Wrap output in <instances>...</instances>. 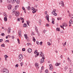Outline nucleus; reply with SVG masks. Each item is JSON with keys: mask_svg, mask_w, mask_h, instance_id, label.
<instances>
[{"mask_svg": "<svg viewBox=\"0 0 73 73\" xmlns=\"http://www.w3.org/2000/svg\"><path fill=\"white\" fill-rule=\"evenodd\" d=\"M23 58V55L22 54H20L19 56L18 60L19 61H21V60Z\"/></svg>", "mask_w": 73, "mask_h": 73, "instance_id": "obj_1", "label": "nucleus"}, {"mask_svg": "<svg viewBox=\"0 0 73 73\" xmlns=\"http://www.w3.org/2000/svg\"><path fill=\"white\" fill-rule=\"evenodd\" d=\"M31 10H33V13H36V11H37L38 10L36 9L34 7H32L31 8Z\"/></svg>", "mask_w": 73, "mask_h": 73, "instance_id": "obj_2", "label": "nucleus"}, {"mask_svg": "<svg viewBox=\"0 0 73 73\" xmlns=\"http://www.w3.org/2000/svg\"><path fill=\"white\" fill-rule=\"evenodd\" d=\"M2 72L3 73H9V71L6 68L4 69L3 70Z\"/></svg>", "mask_w": 73, "mask_h": 73, "instance_id": "obj_3", "label": "nucleus"}, {"mask_svg": "<svg viewBox=\"0 0 73 73\" xmlns=\"http://www.w3.org/2000/svg\"><path fill=\"white\" fill-rule=\"evenodd\" d=\"M56 10L54 9V11H53L52 12V15H53L55 16H56L57 15V14L56 13Z\"/></svg>", "mask_w": 73, "mask_h": 73, "instance_id": "obj_4", "label": "nucleus"}, {"mask_svg": "<svg viewBox=\"0 0 73 73\" xmlns=\"http://www.w3.org/2000/svg\"><path fill=\"white\" fill-rule=\"evenodd\" d=\"M50 66L49 69L50 70H53V66L52 64H50L49 65Z\"/></svg>", "mask_w": 73, "mask_h": 73, "instance_id": "obj_5", "label": "nucleus"}, {"mask_svg": "<svg viewBox=\"0 0 73 73\" xmlns=\"http://www.w3.org/2000/svg\"><path fill=\"white\" fill-rule=\"evenodd\" d=\"M20 20H21L22 21V23H24V19L23 18H21L18 19V20H17V21H20Z\"/></svg>", "mask_w": 73, "mask_h": 73, "instance_id": "obj_6", "label": "nucleus"}, {"mask_svg": "<svg viewBox=\"0 0 73 73\" xmlns=\"http://www.w3.org/2000/svg\"><path fill=\"white\" fill-rule=\"evenodd\" d=\"M19 36L20 38L22 37L21 36V30H19Z\"/></svg>", "mask_w": 73, "mask_h": 73, "instance_id": "obj_7", "label": "nucleus"}, {"mask_svg": "<svg viewBox=\"0 0 73 73\" xmlns=\"http://www.w3.org/2000/svg\"><path fill=\"white\" fill-rule=\"evenodd\" d=\"M59 5H61L62 7H64V2L62 1H61L60 3H59Z\"/></svg>", "mask_w": 73, "mask_h": 73, "instance_id": "obj_8", "label": "nucleus"}, {"mask_svg": "<svg viewBox=\"0 0 73 73\" xmlns=\"http://www.w3.org/2000/svg\"><path fill=\"white\" fill-rule=\"evenodd\" d=\"M35 66L36 67L37 69L38 70L39 69V66H38V64L37 63H35Z\"/></svg>", "mask_w": 73, "mask_h": 73, "instance_id": "obj_9", "label": "nucleus"}, {"mask_svg": "<svg viewBox=\"0 0 73 73\" xmlns=\"http://www.w3.org/2000/svg\"><path fill=\"white\" fill-rule=\"evenodd\" d=\"M7 8L9 10H11L12 8V5H9L7 6Z\"/></svg>", "mask_w": 73, "mask_h": 73, "instance_id": "obj_10", "label": "nucleus"}, {"mask_svg": "<svg viewBox=\"0 0 73 73\" xmlns=\"http://www.w3.org/2000/svg\"><path fill=\"white\" fill-rule=\"evenodd\" d=\"M19 15H20V13L18 11H17L15 12V15L16 16H19Z\"/></svg>", "mask_w": 73, "mask_h": 73, "instance_id": "obj_11", "label": "nucleus"}, {"mask_svg": "<svg viewBox=\"0 0 73 73\" xmlns=\"http://www.w3.org/2000/svg\"><path fill=\"white\" fill-rule=\"evenodd\" d=\"M45 17L46 19V20H47L48 21V22H49V15H46V17Z\"/></svg>", "mask_w": 73, "mask_h": 73, "instance_id": "obj_12", "label": "nucleus"}, {"mask_svg": "<svg viewBox=\"0 0 73 73\" xmlns=\"http://www.w3.org/2000/svg\"><path fill=\"white\" fill-rule=\"evenodd\" d=\"M68 60L70 63V65H72V60H71L69 58H68Z\"/></svg>", "mask_w": 73, "mask_h": 73, "instance_id": "obj_13", "label": "nucleus"}, {"mask_svg": "<svg viewBox=\"0 0 73 73\" xmlns=\"http://www.w3.org/2000/svg\"><path fill=\"white\" fill-rule=\"evenodd\" d=\"M62 26L63 27H67L68 26V25L66 23H63L62 24Z\"/></svg>", "mask_w": 73, "mask_h": 73, "instance_id": "obj_14", "label": "nucleus"}, {"mask_svg": "<svg viewBox=\"0 0 73 73\" xmlns=\"http://www.w3.org/2000/svg\"><path fill=\"white\" fill-rule=\"evenodd\" d=\"M60 64H61L60 63H56L55 64V66H59L60 65Z\"/></svg>", "mask_w": 73, "mask_h": 73, "instance_id": "obj_15", "label": "nucleus"}, {"mask_svg": "<svg viewBox=\"0 0 73 73\" xmlns=\"http://www.w3.org/2000/svg\"><path fill=\"white\" fill-rule=\"evenodd\" d=\"M25 37V38L26 39V40H28L29 39V38L28 37V36H27V35L26 34H25L24 35Z\"/></svg>", "mask_w": 73, "mask_h": 73, "instance_id": "obj_16", "label": "nucleus"}, {"mask_svg": "<svg viewBox=\"0 0 73 73\" xmlns=\"http://www.w3.org/2000/svg\"><path fill=\"white\" fill-rule=\"evenodd\" d=\"M11 28H8V30H7V32H8V33H11Z\"/></svg>", "mask_w": 73, "mask_h": 73, "instance_id": "obj_17", "label": "nucleus"}, {"mask_svg": "<svg viewBox=\"0 0 73 73\" xmlns=\"http://www.w3.org/2000/svg\"><path fill=\"white\" fill-rule=\"evenodd\" d=\"M27 50L28 51V53H31L32 52V49H31L30 48H29Z\"/></svg>", "mask_w": 73, "mask_h": 73, "instance_id": "obj_18", "label": "nucleus"}, {"mask_svg": "<svg viewBox=\"0 0 73 73\" xmlns=\"http://www.w3.org/2000/svg\"><path fill=\"white\" fill-rule=\"evenodd\" d=\"M40 64H42V63L44 62V58H42L41 60H40Z\"/></svg>", "mask_w": 73, "mask_h": 73, "instance_id": "obj_19", "label": "nucleus"}, {"mask_svg": "<svg viewBox=\"0 0 73 73\" xmlns=\"http://www.w3.org/2000/svg\"><path fill=\"white\" fill-rule=\"evenodd\" d=\"M15 1L16 2L17 4H19L20 3V1L19 0H15Z\"/></svg>", "mask_w": 73, "mask_h": 73, "instance_id": "obj_20", "label": "nucleus"}, {"mask_svg": "<svg viewBox=\"0 0 73 73\" xmlns=\"http://www.w3.org/2000/svg\"><path fill=\"white\" fill-rule=\"evenodd\" d=\"M23 27L25 28H27V24H26V23H25L23 24Z\"/></svg>", "mask_w": 73, "mask_h": 73, "instance_id": "obj_21", "label": "nucleus"}, {"mask_svg": "<svg viewBox=\"0 0 73 73\" xmlns=\"http://www.w3.org/2000/svg\"><path fill=\"white\" fill-rule=\"evenodd\" d=\"M42 55V52L41 51L39 52V56L40 57H41Z\"/></svg>", "mask_w": 73, "mask_h": 73, "instance_id": "obj_22", "label": "nucleus"}, {"mask_svg": "<svg viewBox=\"0 0 73 73\" xmlns=\"http://www.w3.org/2000/svg\"><path fill=\"white\" fill-rule=\"evenodd\" d=\"M26 8L29 11V10H31V7L30 6H29L27 7H26Z\"/></svg>", "mask_w": 73, "mask_h": 73, "instance_id": "obj_23", "label": "nucleus"}, {"mask_svg": "<svg viewBox=\"0 0 73 73\" xmlns=\"http://www.w3.org/2000/svg\"><path fill=\"white\" fill-rule=\"evenodd\" d=\"M4 56L5 57V60H6V61L7 59V57H8V56L7 55H5Z\"/></svg>", "mask_w": 73, "mask_h": 73, "instance_id": "obj_24", "label": "nucleus"}, {"mask_svg": "<svg viewBox=\"0 0 73 73\" xmlns=\"http://www.w3.org/2000/svg\"><path fill=\"white\" fill-rule=\"evenodd\" d=\"M73 24V21L72 20H70L69 21V24Z\"/></svg>", "mask_w": 73, "mask_h": 73, "instance_id": "obj_25", "label": "nucleus"}, {"mask_svg": "<svg viewBox=\"0 0 73 73\" xmlns=\"http://www.w3.org/2000/svg\"><path fill=\"white\" fill-rule=\"evenodd\" d=\"M4 20L5 21H7V17L5 16L4 18Z\"/></svg>", "mask_w": 73, "mask_h": 73, "instance_id": "obj_26", "label": "nucleus"}, {"mask_svg": "<svg viewBox=\"0 0 73 73\" xmlns=\"http://www.w3.org/2000/svg\"><path fill=\"white\" fill-rule=\"evenodd\" d=\"M7 1L8 3L10 4L11 3V2L12 1L11 0H7Z\"/></svg>", "mask_w": 73, "mask_h": 73, "instance_id": "obj_27", "label": "nucleus"}, {"mask_svg": "<svg viewBox=\"0 0 73 73\" xmlns=\"http://www.w3.org/2000/svg\"><path fill=\"white\" fill-rule=\"evenodd\" d=\"M69 73H72V69H71V68H70L69 69Z\"/></svg>", "mask_w": 73, "mask_h": 73, "instance_id": "obj_28", "label": "nucleus"}, {"mask_svg": "<svg viewBox=\"0 0 73 73\" xmlns=\"http://www.w3.org/2000/svg\"><path fill=\"white\" fill-rule=\"evenodd\" d=\"M16 9H17V7H15V9H14L13 10V12H16Z\"/></svg>", "mask_w": 73, "mask_h": 73, "instance_id": "obj_29", "label": "nucleus"}, {"mask_svg": "<svg viewBox=\"0 0 73 73\" xmlns=\"http://www.w3.org/2000/svg\"><path fill=\"white\" fill-rule=\"evenodd\" d=\"M46 31H47L46 30L44 29L43 31V33H45Z\"/></svg>", "mask_w": 73, "mask_h": 73, "instance_id": "obj_30", "label": "nucleus"}, {"mask_svg": "<svg viewBox=\"0 0 73 73\" xmlns=\"http://www.w3.org/2000/svg\"><path fill=\"white\" fill-rule=\"evenodd\" d=\"M3 15V16H6L7 15V14L6 13V12H4Z\"/></svg>", "mask_w": 73, "mask_h": 73, "instance_id": "obj_31", "label": "nucleus"}, {"mask_svg": "<svg viewBox=\"0 0 73 73\" xmlns=\"http://www.w3.org/2000/svg\"><path fill=\"white\" fill-rule=\"evenodd\" d=\"M47 44L48 45H49V46H50L51 45L50 44V42H48L47 43Z\"/></svg>", "mask_w": 73, "mask_h": 73, "instance_id": "obj_32", "label": "nucleus"}, {"mask_svg": "<svg viewBox=\"0 0 73 73\" xmlns=\"http://www.w3.org/2000/svg\"><path fill=\"white\" fill-rule=\"evenodd\" d=\"M17 41H18V44H20V40H19V38L17 39Z\"/></svg>", "mask_w": 73, "mask_h": 73, "instance_id": "obj_33", "label": "nucleus"}, {"mask_svg": "<svg viewBox=\"0 0 73 73\" xmlns=\"http://www.w3.org/2000/svg\"><path fill=\"white\" fill-rule=\"evenodd\" d=\"M38 54H39V52H37V54H36L35 56V57H37V56H38Z\"/></svg>", "mask_w": 73, "mask_h": 73, "instance_id": "obj_34", "label": "nucleus"}, {"mask_svg": "<svg viewBox=\"0 0 73 73\" xmlns=\"http://www.w3.org/2000/svg\"><path fill=\"white\" fill-rule=\"evenodd\" d=\"M56 31L59 32L60 31V29L58 28H57L56 29Z\"/></svg>", "mask_w": 73, "mask_h": 73, "instance_id": "obj_35", "label": "nucleus"}, {"mask_svg": "<svg viewBox=\"0 0 73 73\" xmlns=\"http://www.w3.org/2000/svg\"><path fill=\"white\" fill-rule=\"evenodd\" d=\"M1 46L2 47H5V44H1Z\"/></svg>", "mask_w": 73, "mask_h": 73, "instance_id": "obj_36", "label": "nucleus"}, {"mask_svg": "<svg viewBox=\"0 0 73 73\" xmlns=\"http://www.w3.org/2000/svg\"><path fill=\"white\" fill-rule=\"evenodd\" d=\"M36 32L38 36H40V33L38 32V31H36Z\"/></svg>", "mask_w": 73, "mask_h": 73, "instance_id": "obj_37", "label": "nucleus"}, {"mask_svg": "<svg viewBox=\"0 0 73 73\" xmlns=\"http://www.w3.org/2000/svg\"><path fill=\"white\" fill-rule=\"evenodd\" d=\"M48 73V70L46 69L45 70V73Z\"/></svg>", "mask_w": 73, "mask_h": 73, "instance_id": "obj_38", "label": "nucleus"}, {"mask_svg": "<svg viewBox=\"0 0 73 73\" xmlns=\"http://www.w3.org/2000/svg\"><path fill=\"white\" fill-rule=\"evenodd\" d=\"M62 18H61L58 17L57 18V20L58 21V20H61Z\"/></svg>", "mask_w": 73, "mask_h": 73, "instance_id": "obj_39", "label": "nucleus"}, {"mask_svg": "<svg viewBox=\"0 0 73 73\" xmlns=\"http://www.w3.org/2000/svg\"><path fill=\"white\" fill-rule=\"evenodd\" d=\"M15 0H13V1H11V3L12 4H13V3H15Z\"/></svg>", "mask_w": 73, "mask_h": 73, "instance_id": "obj_40", "label": "nucleus"}, {"mask_svg": "<svg viewBox=\"0 0 73 73\" xmlns=\"http://www.w3.org/2000/svg\"><path fill=\"white\" fill-rule=\"evenodd\" d=\"M9 40H7L5 41V43H7V42H8L9 43Z\"/></svg>", "mask_w": 73, "mask_h": 73, "instance_id": "obj_41", "label": "nucleus"}, {"mask_svg": "<svg viewBox=\"0 0 73 73\" xmlns=\"http://www.w3.org/2000/svg\"><path fill=\"white\" fill-rule=\"evenodd\" d=\"M1 35L2 36H5V34L4 33H2Z\"/></svg>", "mask_w": 73, "mask_h": 73, "instance_id": "obj_42", "label": "nucleus"}, {"mask_svg": "<svg viewBox=\"0 0 73 73\" xmlns=\"http://www.w3.org/2000/svg\"><path fill=\"white\" fill-rule=\"evenodd\" d=\"M18 67H19V64H17L15 65V68H16V67L17 68Z\"/></svg>", "mask_w": 73, "mask_h": 73, "instance_id": "obj_43", "label": "nucleus"}, {"mask_svg": "<svg viewBox=\"0 0 73 73\" xmlns=\"http://www.w3.org/2000/svg\"><path fill=\"white\" fill-rule=\"evenodd\" d=\"M66 42L63 45V46H65L66 45Z\"/></svg>", "mask_w": 73, "mask_h": 73, "instance_id": "obj_44", "label": "nucleus"}, {"mask_svg": "<svg viewBox=\"0 0 73 73\" xmlns=\"http://www.w3.org/2000/svg\"><path fill=\"white\" fill-rule=\"evenodd\" d=\"M35 29L36 31V32H37L38 30H37V27H35Z\"/></svg>", "mask_w": 73, "mask_h": 73, "instance_id": "obj_45", "label": "nucleus"}, {"mask_svg": "<svg viewBox=\"0 0 73 73\" xmlns=\"http://www.w3.org/2000/svg\"><path fill=\"white\" fill-rule=\"evenodd\" d=\"M73 14H71V19H73Z\"/></svg>", "mask_w": 73, "mask_h": 73, "instance_id": "obj_46", "label": "nucleus"}, {"mask_svg": "<svg viewBox=\"0 0 73 73\" xmlns=\"http://www.w3.org/2000/svg\"><path fill=\"white\" fill-rule=\"evenodd\" d=\"M60 27L61 28H63V29L64 30V28L63 26H62V25H60Z\"/></svg>", "mask_w": 73, "mask_h": 73, "instance_id": "obj_47", "label": "nucleus"}, {"mask_svg": "<svg viewBox=\"0 0 73 73\" xmlns=\"http://www.w3.org/2000/svg\"><path fill=\"white\" fill-rule=\"evenodd\" d=\"M27 24H29V23H30V21H27Z\"/></svg>", "mask_w": 73, "mask_h": 73, "instance_id": "obj_48", "label": "nucleus"}, {"mask_svg": "<svg viewBox=\"0 0 73 73\" xmlns=\"http://www.w3.org/2000/svg\"><path fill=\"white\" fill-rule=\"evenodd\" d=\"M3 41V39H0V42H1Z\"/></svg>", "mask_w": 73, "mask_h": 73, "instance_id": "obj_49", "label": "nucleus"}, {"mask_svg": "<svg viewBox=\"0 0 73 73\" xmlns=\"http://www.w3.org/2000/svg\"><path fill=\"white\" fill-rule=\"evenodd\" d=\"M22 51H25V48H24L22 49Z\"/></svg>", "mask_w": 73, "mask_h": 73, "instance_id": "obj_50", "label": "nucleus"}, {"mask_svg": "<svg viewBox=\"0 0 73 73\" xmlns=\"http://www.w3.org/2000/svg\"><path fill=\"white\" fill-rule=\"evenodd\" d=\"M68 69V67L66 66L64 68V69L65 70H66V69Z\"/></svg>", "mask_w": 73, "mask_h": 73, "instance_id": "obj_51", "label": "nucleus"}, {"mask_svg": "<svg viewBox=\"0 0 73 73\" xmlns=\"http://www.w3.org/2000/svg\"><path fill=\"white\" fill-rule=\"evenodd\" d=\"M52 23L53 24H54V21H52Z\"/></svg>", "mask_w": 73, "mask_h": 73, "instance_id": "obj_52", "label": "nucleus"}, {"mask_svg": "<svg viewBox=\"0 0 73 73\" xmlns=\"http://www.w3.org/2000/svg\"><path fill=\"white\" fill-rule=\"evenodd\" d=\"M30 45H31V43H28L27 44V45H28V46Z\"/></svg>", "mask_w": 73, "mask_h": 73, "instance_id": "obj_53", "label": "nucleus"}, {"mask_svg": "<svg viewBox=\"0 0 73 73\" xmlns=\"http://www.w3.org/2000/svg\"><path fill=\"white\" fill-rule=\"evenodd\" d=\"M37 53V50H36V51H35V52H34V53H35V54H36Z\"/></svg>", "mask_w": 73, "mask_h": 73, "instance_id": "obj_54", "label": "nucleus"}, {"mask_svg": "<svg viewBox=\"0 0 73 73\" xmlns=\"http://www.w3.org/2000/svg\"><path fill=\"white\" fill-rule=\"evenodd\" d=\"M31 34H32V36H33V35H35V33H33V32H32V33H31Z\"/></svg>", "mask_w": 73, "mask_h": 73, "instance_id": "obj_55", "label": "nucleus"}, {"mask_svg": "<svg viewBox=\"0 0 73 73\" xmlns=\"http://www.w3.org/2000/svg\"><path fill=\"white\" fill-rule=\"evenodd\" d=\"M42 58H44V55L43 54H42Z\"/></svg>", "mask_w": 73, "mask_h": 73, "instance_id": "obj_56", "label": "nucleus"}, {"mask_svg": "<svg viewBox=\"0 0 73 73\" xmlns=\"http://www.w3.org/2000/svg\"><path fill=\"white\" fill-rule=\"evenodd\" d=\"M41 70H43L44 69V66H42L41 68Z\"/></svg>", "mask_w": 73, "mask_h": 73, "instance_id": "obj_57", "label": "nucleus"}, {"mask_svg": "<svg viewBox=\"0 0 73 73\" xmlns=\"http://www.w3.org/2000/svg\"><path fill=\"white\" fill-rule=\"evenodd\" d=\"M39 23H41V19L39 20Z\"/></svg>", "mask_w": 73, "mask_h": 73, "instance_id": "obj_58", "label": "nucleus"}, {"mask_svg": "<svg viewBox=\"0 0 73 73\" xmlns=\"http://www.w3.org/2000/svg\"><path fill=\"white\" fill-rule=\"evenodd\" d=\"M40 45H42V42H40Z\"/></svg>", "mask_w": 73, "mask_h": 73, "instance_id": "obj_59", "label": "nucleus"}, {"mask_svg": "<svg viewBox=\"0 0 73 73\" xmlns=\"http://www.w3.org/2000/svg\"><path fill=\"white\" fill-rule=\"evenodd\" d=\"M36 44H38V45H39L40 44V43L39 42H36Z\"/></svg>", "mask_w": 73, "mask_h": 73, "instance_id": "obj_60", "label": "nucleus"}, {"mask_svg": "<svg viewBox=\"0 0 73 73\" xmlns=\"http://www.w3.org/2000/svg\"><path fill=\"white\" fill-rule=\"evenodd\" d=\"M12 39H14V38H15V37L14 36H12Z\"/></svg>", "mask_w": 73, "mask_h": 73, "instance_id": "obj_61", "label": "nucleus"}, {"mask_svg": "<svg viewBox=\"0 0 73 73\" xmlns=\"http://www.w3.org/2000/svg\"><path fill=\"white\" fill-rule=\"evenodd\" d=\"M67 50V48H64V50L65 51H66V50Z\"/></svg>", "mask_w": 73, "mask_h": 73, "instance_id": "obj_62", "label": "nucleus"}, {"mask_svg": "<svg viewBox=\"0 0 73 73\" xmlns=\"http://www.w3.org/2000/svg\"><path fill=\"white\" fill-rule=\"evenodd\" d=\"M33 41H34V42H35V41H36V39H33Z\"/></svg>", "mask_w": 73, "mask_h": 73, "instance_id": "obj_63", "label": "nucleus"}, {"mask_svg": "<svg viewBox=\"0 0 73 73\" xmlns=\"http://www.w3.org/2000/svg\"><path fill=\"white\" fill-rule=\"evenodd\" d=\"M22 9H23V10H25V8H24V7H22Z\"/></svg>", "mask_w": 73, "mask_h": 73, "instance_id": "obj_64", "label": "nucleus"}]
</instances>
